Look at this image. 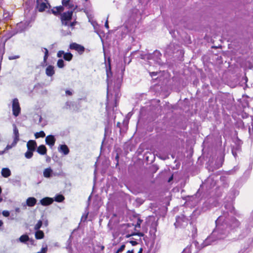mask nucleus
Listing matches in <instances>:
<instances>
[{"instance_id":"obj_1","label":"nucleus","mask_w":253,"mask_h":253,"mask_svg":"<svg viewBox=\"0 0 253 253\" xmlns=\"http://www.w3.org/2000/svg\"><path fill=\"white\" fill-rule=\"evenodd\" d=\"M224 208L222 214L215 220V228L202 244V248L212 245L218 240L225 238L230 230L239 226V221L233 216V215H236V212L232 202H225Z\"/></svg>"},{"instance_id":"obj_2","label":"nucleus","mask_w":253,"mask_h":253,"mask_svg":"<svg viewBox=\"0 0 253 253\" xmlns=\"http://www.w3.org/2000/svg\"><path fill=\"white\" fill-rule=\"evenodd\" d=\"M73 14V10H69L67 12H63L61 15V20L62 25L65 26H69V23L72 19Z\"/></svg>"},{"instance_id":"obj_3","label":"nucleus","mask_w":253,"mask_h":253,"mask_svg":"<svg viewBox=\"0 0 253 253\" xmlns=\"http://www.w3.org/2000/svg\"><path fill=\"white\" fill-rule=\"evenodd\" d=\"M188 218L183 214L177 216L176 217V222L174 225L176 227H182L187 225Z\"/></svg>"},{"instance_id":"obj_4","label":"nucleus","mask_w":253,"mask_h":253,"mask_svg":"<svg viewBox=\"0 0 253 253\" xmlns=\"http://www.w3.org/2000/svg\"><path fill=\"white\" fill-rule=\"evenodd\" d=\"M21 112V108L17 98L12 100V113L15 117L19 116Z\"/></svg>"},{"instance_id":"obj_5","label":"nucleus","mask_w":253,"mask_h":253,"mask_svg":"<svg viewBox=\"0 0 253 253\" xmlns=\"http://www.w3.org/2000/svg\"><path fill=\"white\" fill-rule=\"evenodd\" d=\"M215 206L216 202L213 199H209L203 203L202 210L205 211Z\"/></svg>"},{"instance_id":"obj_6","label":"nucleus","mask_w":253,"mask_h":253,"mask_svg":"<svg viewBox=\"0 0 253 253\" xmlns=\"http://www.w3.org/2000/svg\"><path fill=\"white\" fill-rule=\"evenodd\" d=\"M30 23V21H25L17 24L16 26V33H21L25 31L29 26Z\"/></svg>"},{"instance_id":"obj_7","label":"nucleus","mask_w":253,"mask_h":253,"mask_svg":"<svg viewBox=\"0 0 253 253\" xmlns=\"http://www.w3.org/2000/svg\"><path fill=\"white\" fill-rule=\"evenodd\" d=\"M57 56L59 58L63 56L64 59L67 61L72 60L73 55L70 52H65L63 50H60L57 53Z\"/></svg>"},{"instance_id":"obj_8","label":"nucleus","mask_w":253,"mask_h":253,"mask_svg":"<svg viewBox=\"0 0 253 253\" xmlns=\"http://www.w3.org/2000/svg\"><path fill=\"white\" fill-rule=\"evenodd\" d=\"M161 56L162 54L161 52L159 50H156L153 53L149 54L147 56V58L149 59H153L155 62L159 63L161 60Z\"/></svg>"},{"instance_id":"obj_9","label":"nucleus","mask_w":253,"mask_h":253,"mask_svg":"<svg viewBox=\"0 0 253 253\" xmlns=\"http://www.w3.org/2000/svg\"><path fill=\"white\" fill-rule=\"evenodd\" d=\"M49 7H50V5L48 3H45L44 2H40V0H36V8L39 12H43L46 9Z\"/></svg>"},{"instance_id":"obj_10","label":"nucleus","mask_w":253,"mask_h":253,"mask_svg":"<svg viewBox=\"0 0 253 253\" xmlns=\"http://www.w3.org/2000/svg\"><path fill=\"white\" fill-rule=\"evenodd\" d=\"M62 4L63 6L69 9H73V11L75 10L78 7L77 5L74 4L73 0H62Z\"/></svg>"},{"instance_id":"obj_11","label":"nucleus","mask_w":253,"mask_h":253,"mask_svg":"<svg viewBox=\"0 0 253 253\" xmlns=\"http://www.w3.org/2000/svg\"><path fill=\"white\" fill-rule=\"evenodd\" d=\"M70 48L74 49L78 51L79 54H82L84 51V47L76 42L72 43L70 44Z\"/></svg>"},{"instance_id":"obj_12","label":"nucleus","mask_w":253,"mask_h":253,"mask_svg":"<svg viewBox=\"0 0 253 253\" xmlns=\"http://www.w3.org/2000/svg\"><path fill=\"white\" fill-rule=\"evenodd\" d=\"M106 71L107 75V82L108 85L109 84V79L112 76V72L111 71V59L108 57L107 62L106 63Z\"/></svg>"},{"instance_id":"obj_13","label":"nucleus","mask_w":253,"mask_h":253,"mask_svg":"<svg viewBox=\"0 0 253 253\" xmlns=\"http://www.w3.org/2000/svg\"><path fill=\"white\" fill-rule=\"evenodd\" d=\"M125 70V68L122 69L121 72L118 75L117 78L114 82V86L115 88L119 89L121 86L123 78V72Z\"/></svg>"},{"instance_id":"obj_14","label":"nucleus","mask_w":253,"mask_h":253,"mask_svg":"<svg viewBox=\"0 0 253 253\" xmlns=\"http://www.w3.org/2000/svg\"><path fill=\"white\" fill-rule=\"evenodd\" d=\"M64 110H71L73 111H77V104L75 102L68 101L66 102L65 105L63 107Z\"/></svg>"},{"instance_id":"obj_15","label":"nucleus","mask_w":253,"mask_h":253,"mask_svg":"<svg viewBox=\"0 0 253 253\" xmlns=\"http://www.w3.org/2000/svg\"><path fill=\"white\" fill-rule=\"evenodd\" d=\"M45 144L48 145L50 148H52L55 144L56 138L54 135H49L45 137Z\"/></svg>"},{"instance_id":"obj_16","label":"nucleus","mask_w":253,"mask_h":253,"mask_svg":"<svg viewBox=\"0 0 253 253\" xmlns=\"http://www.w3.org/2000/svg\"><path fill=\"white\" fill-rule=\"evenodd\" d=\"M13 128L14 140L12 142L13 146L16 145L17 143L19 140V133L18 128L15 124H13L12 125Z\"/></svg>"},{"instance_id":"obj_17","label":"nucleus","mask_w":253,"mask_h":253,"mask_svg":"<svg viewBox=\"0 0 253 253\" xmlns=\"http://www.w3.org/2000/svg\"><path fill=\"white\" fill-rule=\"evenodd\" d=\"M252 228H253V212L252 213V214L249 219L247 223L246 224L247 234L251 231Z\"/></svg>"},{"instance_id":"obj_18","label":"nucleus","mask_w":253,"mask_h":253,"mask_svg":"<svg viewBox=\"0 0 253 253\" xmlns=\"http://www.w3.org/2000/svg\"><path fill=\"white\" fill-rule=\"evenodd\" d=\"M37 200L34 197H29L26 200V204L23 205L24 207L26 206L30 207H34L37 204Z\"/></svg>"},{"instance_id":"obj_19","label":"nucleus","mask_w":253,"mask_h":253,"mask_svg":"<svg viewBox=\"0 0 253 253\" xmlns=\"http://www.w3.org/2000/svg\"><path fill=\"white\" fill-rule=\"evenodd\" d=\"M175 45L173 43H170L166 49V53L169 55L173 54L175 52Z\"/></svg>"},{"instance_id":"obj_20","label":"nucleus","mask_w":253,"mask_h":253,"mask_svg":"<svg viewBox=\"0 0 253 253\" xmlns=\"http://www.w3.org/2000/svg\"><path fill=\"white\" fill-rule=\"evenodd\" d=\"M53 202V199L49 197H45L40 200V204L43 206L51 205Z\"/></svg>"},{"instance_id":"obj_21","label":"nucleus","mask_w":253,"mask_h":253,"mask_svg":"<svg viewBox=\"0 0 253 253\" xmlns=\"http://www.w3.org/2000/svg\"><path fill=\"white\" fill-rule=\"evenodd\" d=\"M242 144V141L237 137L235 140V144L234 146H233L232 148L238 151H241Z\"/></svg>"},{"instance_id":"obj_22","label":"nucleus","mask_w":253,"mask_h":253,"mask_svg":"<svg viewBox=\"0 0 253 253\" xmlns=\"http://www.w3.org/2000/svg\"><path fill=\"white\" fill-rule=\"evenodd\" d=\"M9 182L13 185H21V177L19 176H16L15 178H10L8 180Z\"/></svg>"},{"instance_id":"obj_23","label":"nucleus","mask_w":253,"mask_h":253,"mask_svg":"<svg viewBox=\"0 0 253 253\" xmlns=\"http://www.w3.org/2000/svg\"><path fill=\"white\" fill-rule=\"evenodd\" d=\"M45 74L48 77H52L55 74L54 67L48 65L45 69Z\"/></svg>"},{"instance_id":"obj_24","label":"nucleus","mask_w":253,"mask_h":253,"mask_svg":"<svg viewBox=\"0 0 253 253\" xmlns=\"http://www.w3.org/2000/svg\"><path fill=\"white\" fill-rule=\"evenodd\" d=\"M43 175L44 177L46 178H50L53 175H55V174H53V170L50 167L45 169L43 170Z\"/></svg>"},{"instance_id":"obj_25","label":"nucleus","mask_w":253,"mask_h":253,"mask_svg":"<svg viewBox=\"0 0 253 253\" xmlns=\"http://www.w3.org/2000/svg\"><path fill=\"white\" fill-rule=\"evenodd\" d=\"M220 181L223 187L227 188L228 187L229 181L228 177L224 175L221 176L220 177Z\"/></svg>"},{"instance_id":"obj_26","label":"nucleus","mask_w":253,"mask_h":253,"mask_svg":"<svg viewBox=\"0 0 253 253\" xmlns=\"http://www.w3.org/2000/svg\"><path fill=\"white\" fill-rule=\"evenodd\" d=\"M37 146V145L36 141L33 140H29L27 144L28 149L32 151H35Z\"/></svg>"},{"instance_id":"obj_27","label":"nucleus","mask_w":253,"mask_h":253,"mask_svg":"<svg viewBox=\"0 0 253 253\" xmlns=\"http://www.w3.org/2000/svg\"><path fill=\"white\" fill-rule=\"evenodd\" d=\"M58 151L59 152L62 153L65 155L68 154L69 153V149L65 144L60 145L58 147Z\"/></svg>"},{"instance_id":"obj_28","label":"nucleus","mask_w":253,"mask_h":253,"mask_svg":"<svg viewBox=\"0 0 253 253\" xmlns=\"http://www.w3.org/2000/svg\"><path fill=\"white\" fill-rule=\"evenodd\" d=\"M37 151L39 154L44 155L46 154L47 149L44 145H41L37 148Z\"/></svg>"},{"instance_id":"obj_29","label":"nucleus","mask_w":253,"mask_h":253,"mask_svg":"<svg viewBox=\"0 0 253 253\" xmlns=\"http://www.w3.org/2000/svg\"><path fill=\"white\" fill-rule=\"evenodd\" d=\"M1 175L3 177L7 178L11 175V171L8 168H3L1 170Z\"/></svg>"},{"instance_id":"obj_30","label":"nucleus","mask_w":253,"mask_h":253,"mask_svg":"<svg viewBox=\"0 0 253 253\" xmlns=\"http://www.w3.org/2000/svg\"><path fill=\"white\" fill-rule=\"evenodd\" d=\"M44 237V234L42 231L40 230H36V232H35V238L37 239H43Z\"/></svg>"},{"instance_id":"obj_31","label":"nucleus","mask_w":253,"mask_h":253,"mask_svg":"<svg viewBox=\"0 0 253 253\" xmlns=\"http://www.w3.org/2000/svg\"><path fill=\"white\" fill-rule=\"evenodd\" d=\"M29 240H30L29 237L27 235H26V234L22 235L19 238V241L20 242L24 243V244H27V242Z\"/></svg>"},{"instance_id":"obj_32","label":"nucleus","mask_w":253,"mask_h":253,"mask_svg":"<svg viewBox=\"0 0 253 253\" xmlns=\"http://www.w3.org/2000/svg\"><path fill=\"white\" fill-rule=\"evenodd\" d=\"M72 238H73L72 234H71L66 243V249L67 250H70L72 249Z\"/></svg>"},{"instance_id":"obj_33","label":"nucleus","mask_w":253,"mask_h":253,"mask_svg":"<svg viewBox=\"0 0 253 253\" xmlns=\"http://www.w3.org/2000/svg\"><path fill=\"white\" fill-rule=\"evenodd\" d=\"M35 136L36 139H38L39 137L43 138L45 136V134L43 131L42 130L39 132H36L35 133Z\"/></svg>"},{"instance_id":"obj_34","label":"nucleus","mask_w":253,"mask_h":253,"mask_svg":"<svg viewBox=\"0 0 253 253\" xmlns=\"http://www.w3.org/2000/svg\"><path fill=\"white\" fill-rule=\"evenodd\" d=\"M64 199V197L62 195H57L54 198V200L57 202H61Z\"/></svg>"},{"instance_id":"obj_35","label":"nucleus","mask_w":253,"mask_h":253,"mask_svg":"<svg viewBox=\"0 0 253 253\" xmlns=\"http://www.w3.org/2000/svg\"><path fill=\"white\" fill-rule=\"evenodd\" d=\"M34 151H32L30 150H28V151L25 153V156L27 159H30L32 157L33 155V152Z\"/></svg>"},{"instance_id":"obj_36","label":"nucleus","mask_w":253,"mask_h":253,"mask_svg":"<svg viewBox=\"0 0 253 253\" xmlns=\"http://www.w3.org/2000/svg\"><path fill=\"white\" fill-rule=\"evenodd\" d=\"M57 66L59 68H62L65 66L64 62L63 59H60L57 61Z\"/></svg>"},{"instance_id":"obj_37","label":"nucleus","mask_w":253,"mask_h":253,"mask_svg":"<svg viewBox=\"0 0 253 253\" xmlns=\"http://www.w3.org/2000/svg\"><path fill=\"white\" fill-rule=\"evenodd\" d=\"M47 13H48L49 14H51L52 13V14H53L54 15H56V16L59 15L57 10L55 8V7H53L51 9H48L47 11Z\"/></svg>"},{"instance_id":"obj_38","label":"nucleus","mask_w":253,"mask_h":253,"mask_svg":"<svg viewBox=\"0 0 253 253\" xmlns=\"http://www.w3.org/2000/svg\"><path fill=\"white\" fill-rule=\"evenodd\" d=\"M42 222L41 220L38 221V223L35 225L34 227V229L35 230H40V228L42 227Z\"/></svg>"},{"instance_id":"obj_39","label":"nucleus","mask_w":253,"mask_h":253,"mask_svg":"<svg viewBox=\"0 0 253 253\" xmlns=\"http://www.w3.org/2000/svg\"><path fill=\"white\" fill-rule=\"evenodd\" d=\"M191 245L187 246L181 253H191Z\"/></svg>"},{"instance_id":"obj_40","label":"nucleus","mask_w":253,"mask_h":253,"mask_svg":"<svg viewBox=\"0 0 253 253\" xmlns=\"http://www.w3.org/2000/svg\"><path fill=\"white\" fill-rule=\"evenodd\" d=\"M134 235H138L139 237H143V236H144V233H143L142 232H134L131 234H128V235H126V237H129L131 236H134Z\"/></svg>"},{"instance_id":"obj_41","label":"nucleus","mask_w":253,"mask_h":253,"mask_svg":"<svg viewBox=\"0 0 253 253\" xmlns=\"http://www.w3.org/2000/svg\"><path fill=\"white\" fill-rule=\"evenodd\" d=\"M44 50V55L43 57V62L46 63L47 59L48 57V51L46 48H43Z\"/></svg>"},{"instance_id":"obj_42","label":"nucleus","mask_w":253,"mask_h":253,"mask_svg":"<svg viewBox=\"0 0 253 253\" xmlns=\"http://www.w3.org/2000/svg\"><path fill=\"white\" fill-rule=\"evenodd\" d=\"M126 130H127V127L126 126H124L123 127H121L120 128V135H123L124 134H125L126 133Z\"/></svg>"},{"instance_id":"obj_43","label":"nucleus","mask_w":253,"mask_h":253,"mask_svg":"<svg viewBox=\"0 0 253 253\" xmlns=\"http://www.w3.org/2000/svg\"><path fill=\"white\" fill-rule=\"evenodd\" d=\"M111 129L109 128L108 126H105V133H104V139H105L107 135L108 134V133H111Z\"/></svg>"},{"instance_id":"obj_44","label":"nucleus","mask_w":253,"mask_h":253,"mask_svg":"<svg viewBox=\"0 0 253 253\" xmlns=\"http://www.w3.org/2000/svg\"><path fill=\"white\" fill-rule=\"evenodd\" d=\"M56 9L57 10L59 14L61 13V12L63 11L64 10V6H58L55 7Z\"/></svg>"},{"instance_id":"obj_45","label":"nucleus","mask_w":253,"mask_h":253,"mask_svg":"<svg viewBox=\"0 0 253 253\" xmlns=\"http://www.w3.org/2000/svg\"><path fill=\"white\" fill-rule=\"evenodd\" d=\"M192 238L194 239L197 236V230L196 227L193 226V229H192Z\"/></svg>"},{"instance_id":"obj_46","label":"nucleus","mask_w":253,"mask_h":253,"mask_svg":"<svg viewBox=\"0 0 253 253\" xmlns=\"http://www.w3.org/2000/svg\"><path fill=\"white\" fill-rule=\"evenodd\" d=\"M10 14L9 12H4V13H3V18L4 19H5L6 20H7L9 19L10 18Z\"/></svg>"},{"instance_id":"obj_47","label":"nucleus","mask_w":253,"mask_h":253,"mask_svg":"<svg viewBox=\"0 0 253 253\" xmlns=\"http://www.w3.org/2000/svg\"><path fill=\"white\" fill-rule=\"evenodd\" d=\"M125 248L126 245L125 244L122 245L118 249H117L118 252L120 253L123 252L125 250Z\"/></svg>"},{"instance_id":"obj_48","label":"nucleus","mask_w":253,"mask_h":253,"mask_svg":"<svg viewBox=\"0 0 253 253\" xmlns=\"http://www.w3.org/2000/svg\"><path fill=\"white\" fill-rule=\"evenodd\" d=\"M61 32H62V35L64 36H66L67 35H69L71 34V32L69 30L64 31V30H62L61 31Z\"/></svg>"},{"instance_id":"obj_49","label":"nucleus","mask_w":253,"mask_h":253,"mask_svg":"<svg viewBox=\"0 0 253 253\" xmlns=\"http://www.w3.org/2000/svg\"><path fill=\"white\" fill-rule=\"evenodd\" d=\"M252 120L251 125L252 127V128L251 127L249 128V132L250 134H253V117H252Z\"/></svg>"},{"instance_id":"obj_50","label":"nucleus","mask_w":253,"mask_h":253,"mask_svg":"<svg viewBox=\"0 0 253 253\" xmlns=\"http://www.w3.org/2000/svg\"><path fill=\"white\" fill-rule=\"evenodd\" d=\"M20 58V56L19 55L9 56L8 57V59L10 60H12L16 59H18V58Z\"/></svg>"},{"instance_id":"obj_51","label":"nucleus","mask_w":253,"mask_h":253,"mask_svg":"<svg viewBox=\"0 0 253 253\" xmlns=\"http://www.w3.org/2000/svg\"><path fill=\"white\" fill-rule=\"evenodd\" d=\"M240 152V151H238L232 148V153L235 158L237 157V152Z\"/></svg>"},{"instance_id":"obj_52","label":"nucleus","mask_w":253,"mask_h":253,"mask_svg":"<svg viewBox=\"0 0 253 253\" xmlns=\"http://www.w3.org/2000/svg\"><path fill=\"white\" fill-rule=\"evenodd\" d=\"M77 23V22L75 21H73V22H70L69 23V26H70L72 28V29L74 28V27L76 25V24Z\"/></svg>"},{"instance_id":"obj_53","label":"nucleus","mask_w":253,"mask_h":253,"mask_svg":"<svg viewBox=\"0 0 253 253\" xmlns=\"http://www.w3.org/2000/svg\"><path fill=\"white\" fill-rule=\"evenodd\" d=\"M47 251V247H45L44 248H42L41 251L37 253H46Z\"/></svg>"},{"instance_id":"obj_54","label":"nucleus","mask_w":253,"mask_h":253,"mask_svg":"<svg viewBox=\"0 0 253 253\" xmlns=\"http://www.w3.org/2000/svg\"><path fill=\"white\" fill-rule=\"evenodd\" d=\"M2 215L5 217H8L9 216V212L8 211H3L2 212Z\"/></svg>"},{"instance_id":"obj_55","label":"nucleus","mask_w":253,"mask_h":253,"mask_svg":"<svg viewBox=\"0 0 253 253\" xmlns=\"http://www.w3.org/2000/svg\"><path fill=\"white\" fill-rule=\"evenodd\" d=\"M231 193H232L234 195L238 194V191L234 189L231 190Z\"/></svg>"},{"instance_id":"obj_56","label":"nucleus","mask_w":253,"mask_h":253,"mask_svg":"<svg viewBox=\"0 0 253 253\" xmlns=\"http://www.w3.org/2000/svg\"><path fill=\"white\" fill-rule=\"evenodd\" d=\"M30 242V244L33 246H36V245L35 244V240L32 238H30V240H28Z\"/></svg>"},{"instance_id":"obj_57","label":"nucleus","mask_w":253,"mask_h":253,"mask_svg":"<svg viewBox=\"0 0 253 253\" xmlns=\"http://www.w3.org/2000/svg\"><path fill=\"white\" fill-rule=\"evenodd\" d=\"M158 74L157 72H150V75L153 78L154 76H157Z\"/></svg>"},{"instance_id":"obj_58","label":"nucleus","mask_w":253,"mask_h":253,"mask_svg":"<svg viewBox=\"0 0 253 253\" xmlns=\"http://www.w3.org/2000/svg\"><path fill=\"white\" fill-rule=\"evenodd\" d=\"M13 146L12 144L11 145H7L4 151H5V152L6 150L11 149Z\"/></svg>"},{"instance_id":"obj_59","label":"nucleus","mask_w":253,"mask_h":253,"mask_svg":"<svg viewBox=\"0 0 253 253\" xmlns=\"http://www.w3.org/2000/svg\"><path fill=\"white\" fill-rule=\"evenodd\" d=\"M129 243L132 245V246H134L138 244L137 242L135 241H130Z\"/></svg>"},{"instance_id":"obj_60","label":"nucleus","mask_w":253,"mask_h":253,"mask_svg":"<svg viewBox=\"0 0 253 253\" xmlns=\"http://www.w3.org/2000/svg\"><path fill=\"white\" fill-rule=\"evenodd\" d=\"M66 94L67 95H72V92L70 91V90H66Z\"/></svg>"},{"instance_id":"obj_61","label":"nucleus","mask_w":253,"mask_h":253,"mask_svg":"<svg viewBox=\"0 0 253 253\" xmlns=\"http://www.w3.org/2000/svg\"><path fill=\"white\" fill-rule=\"evenodd\" d=\"M105 28H106L107 29H109V24H108V20H107L105 23Z\"/></svg>"},{"instance_id":"obj_62","label":"nucleus","mask_w":253,"mask_h":253,"mask_svg":"<svg viewBox=\"0 0 253 253\" xmlns=\"http://www.w3.org/2000/svg\"><path fill=\"white\" fill-rule=\"evenodd\" d=\"M228 100L230 103H232V102L234 101V98L231 97H229V98H228Z\"/></svg>"},{"instance_id":"obj_63","label":"nucleus","mask_w":253,"mask_h":253,"mask_svg":"<svg viewBox=\"0 0 253 253\" xmlns=\"http://www.w3.org/2000/svg\"><path fill=\"white\" fill-rule=\"evenodd\" d=\"M121 127V124L119 122L117 123L116 127H118L120 129Z\"/></svg>"},{"instance_id":"obj_64","label":"nucleus","mask_w":253,"mask_h":253,"mask_svg":"<svg viewBox=\"0 0 253 253\" xmlns=\"http://www.w3.org/2000/svg\"><path fill=\"white\" fill-rule=\"evenodd\" d=\"M126 253H134V250H129Z\"/></svg>"}]
</instances>
